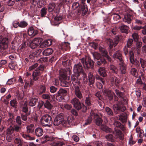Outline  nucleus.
I'll return each mask as SVG.
<instances>
[{"mask_svg": "<svg viewBox=\"0 0 146 146\" xmlns=\"http://www.w3.org/2000/svg\"><path fill=\"white\" fill-rule=\"evenodd\" d=\"M79 75L73 74L71 76V80L74 88L80 86V80L81 79Z\"/></svg>", "mask_w": 146, "mask_h": 146, "instance_id": "4", "label": "nucleus"}, {"mask_svg": "<svg viewBox=\"0 0 146 146\" xmlns=\"http://www.w3.org/2000/svg\"><path fill=\"white\" fill-rule=\"evenodd\" d=\"M55 95H51L48 94H44L42 95V98L44 99L50 100L51 98L52 100H54Z\"/></svg>", "mask_w": 146, "mask_h": 146, "instance_id": "22", "label": "nucleus"}, {"mask_svg": "<svg viewBox=\"0 0 146 146\" xmlns=\"http://www.w3.org/2000/svg\"><path fill=\"white\" fill-rule=\"evenodd\" d=\"M35 133L36 136L38 137H40L43 134V130L40 127H38L35 130Z\"/></svg>", "mask_w": 146, "mask_h": 146, "instance_id": "23", "label": "nucleus"}, {"mask_svg": "<svg viewBox=\"0 0 146 146\" xmlns=\"http://www.w3.org/2000/svg\"><path fill=\"white\" fill-rule=\"evenodd\" d=\"M75 94L76 96L79 99H81L82 98V95L80 90L79 87H76L75 88Z\"/></svg>", "mask_w": 146, "mask_h": 146, "instance_id": "26", "label": "nucleus"}, {"mask_svg": "<svg viewBox=\"0 0 146 146\" xmlns=\"http://www.w3.org/2000/svg\"><path fill=\"white\" fill-rule=\"evenodd\" d=\"M74 73V75H79L83 74V70L81 64L79 63L74 65L73 70Z\"/></svg>", "mask_w": 146, "mask_h": 146, "instance_id": "5", "label": "nucleus"}, {"mask_svg": "<svg viewBox=\"0 0 146 146\" xmlns=\"http://www.w3.org/2000/svg\"><path fill=\"white\" fill-rule=\"evenodd\" d=\"M38 99L35 98L31 99L29 103V105L31 106H35L38 102Z\"/></svg>", "mask_w": 146, "mask_h": 146, "instance_id": "29", "label": "nucleus"}, {"mask_svg": "<svg viewBox=\"0 0 146 146\" xmlns=\"http://www.w3.org/2000/svg\"><path fill=\"white\" fill-rule=\"evenodd\" d=\"M33 4L34 5H36L38 7H41L44 5L45 4L44 0H33Z\"/></svg>", "mask_w": 146, "mask_h": 146, "instance_id": "14", "label": "nucleus"}, {"mask_svg": "<svg viewBox=\"0 0 146 146\" xmlns=\"http://www.w3.org/2000/svg\"><path fill=\"white\" fill-rule=\"evenodd\" d=\"M62 17H61L56 16L54 18L53 21L54 25H58L60 23V21L62 20Z\"/></svg>", "mask_w": 146, "mask_h": 146, "instance_id": "32", "label": "nucleus"}, {"mask_svg": "<svg viewBox=\"0 0 146 146\" xmlns=\"http://www.w3.org/2000/svg\"><path fill=\"white\" fill-rule=\"evenodd\" d=\"M80 60L85 68H93L94 65V62L90 56H85L80 59Z\"/></svg>", "mask_w": 146, "mask_h": 146, "instance_id": "1", "label": "nucleus"}, {"mask_svg": "<svg viewBox=\"0 0 146 146\" xmlns=\"http://www.w3.org/2000/svg\"><path fill=\"white\" fill-rule=\"evenodd\" d=\"M89 45L91 47L96 49L97 47L98 44L94 42H92L89 43Z\"/></svg>", "mask_w": 146, "mask_h": 146, "instance_id": "62", "label": "nucleus"}, {"mask_svg": "<svg viewBox=\"0 0 146 146\" xmlns=\"http://www.w3.org/2000/svg\"><path fill=\"white\" fill-rule=\"evenodd\" d=\"M98 115V116H97L96 117H94L97 118L95 120V123L96 125L100 127L101 128V127L103 126L102 124L103 120L100 117H99L100 116H101L102 115L100 114L99 115Z\"/></svg>", "mask_w": 146, "mask_h": 146, "instance_id": "15", "label": "nucleus"}, {"mask_svg": "<svg viewBox=\"0 0 146 146\" xmlns=\"http://www.w3.org/2000/svg\"><path fill=\"white\" fill-rule=\"evenodd\" d=\"M119 68L121 73L122 74H125L126 73V65L124 64L123 61L120 62L119 64Z\"/></svg>", "mask_w": 146, "mask_h": 146, "instance_id": "11", "label": "nucleus"}, {"mask_svg": "<svg viewBox=\"0 0 146 146\" xmlns=\"http://www.w3.org/2000/svg\"><path fill=\"white\" fill-rule=\"evenodd\" d=\"M40 121L42 125L44 126L50 127L52 123V118L48 114L43 115L41 117Z\"/></svg>", "mask_w": 146, "mask_h": 146, "instance_id": "3", "label": "nucleus"}, {"mask_svg": "<svg viewBox=\"0 0 146 146\" xmlns=\"http://www.w3.org/2000/svg\"><path fill=\"white\" fill-rule=\"evenodd\" d=\"M113 57L114 59H118L120 62L123 61L121 57V54L119 50L113 54Z\"/></svg>", "mask_w": 146, "mask_h": 146, "instance_id": "21", "label": "nucleus"}, {"mask_svg": "<svg viewBox=\"0 0 146 146\" xmlns=\"http://www.w3.org/2000/svg\"><path fill=\"white\" fill-rule=\"evenodd\" d=\"M63 120V114L60 113L58 114L55 118L54 124L55 126H58L62 122Z\"/></svg>", "mask_w": 146, "mask_h": 146, "instance_id": "10", "label": "nucleus"}, {"mask_svg": "<svg viewBox=\"0 0 146 146\" xmlns=\"http://www.w3.org/2000/svg\"><path fill=\"white\" fill-rule=\"evenodd\" d=\"M131 74L133 76L137 77V70L134 68H132L130 71Z\"/></svg>", "mask_w": 146, "mask_h": 146, "instance_id": "44", "label": "nucleus"}, {"mask_svg": "<svg viewBox=\"0 0 146 146\" xmlns=\"http://www.w3.org/2000/svg\"><path fill=\"white\" fill-rule=\"evenodd\" d=\"M16 123L19 125H21V120L20 116H18L16 118Z\"/></svg>", "mask_w": 146, "mask_h": 146, "instance_id": "56", "label": "nucleus"}, {"mask_svg": "<svg viewBox=\"0 0 146 146\" xmlns=\"http://www.w3.org/2000/svg\"><path fill=\"white\" fill-rule=\"evenodd\" d=\"M46 91V88L45 86H40V94H41L42 93H44Z\"/></svg>", "mask_w": 146, "mask_h": 146, "instance_id": "60", "label": "nucleus"}, {"mask_svg": "<svg viewBox=\"0 0 146 146\" xmlns=\"http://www.w3.org/2000/svg\"><path fill=\"white\" fill-rule=\"evenodd\" d=\"M44 138L47 141H55L56 140L58 139L57 137H55L54 136H50L49 135H47L45 136Z\"/></svg>", "mask_w": 146, "mask_h": 146, "instance_id": "30", "label": "nucleus"}, {"mask_svg": "<svg viewBox=\"0 0 146 146\" xmlns=\"http://www.w3.org/2000/svg\"><path fill=\"white\" fill-rule=\"evenodd\" d=\"M119 120L122 123L126 122L127 121V116L125 113H123L119 116Z\"/></svg>", "mask_w": 146, "mask_h": 146, "instance_id": "24", "label": "nucleus"}, {"mask_svg": "<svg viewBox=\"0 0 146 146\" xmlns=\"http://www.w3.org/2000/svg\"><path fill=\"white\" fill-rule=\"evenodd\" d=\"M141 67L143 68H144L146 66V61L142 58H140V59Z\"/></svg>", "mask_w": 146, "mask_h": 146, "instance_id": "52", "label": "nucleus"}, {"mask_svg": "<svg viewBox=\"0 0 146 146\" xmlns=\"http://www.w3.org/2000/svg\"><path fill=\"white\" fill-rule=\"evenodd\" d=\"M72 7L74 10L76 9L79 7L76 12L78 15H80L82 13L83 15H84L88 11L87 9L85 6L83 5L82 6L80 7L79 3L78 2L74 3Z\"/></svg>", "mask_w": 146, "mask_h": 146, "instance_id": "2", "label": "nucleus"}, {"mask_svg": "<svg viewBox=\"0 0 146 146\" xmlns=\"http://www.w3.org/2000/svg\"><path fill=\"white\" fill-rule=\"evenodd\" d=\"M30 113H25V114H23V113L21 114V117L22 119L24 121H26L27 119V116L29 115Z\"/></svg>", "mask_w": 146, "mask_h": 146, "instance_id": "54", "label": "nucleus"}, {"mask_svg": "<svg viewBox=\"0 0 146 146\" xmlns=\"http://www.w3.org/2000/svg\"><path fill=\"white\" fill-rule=\"evenodd\" d=\"M105 110L107 114L109 115H113V113L112 110L109 107H106L105 108Z\"/></svg>", "mask_w": 146, "mask_h": 146, "instance_id": "48", "label": "nucleus"}, {"mask_svg": "<svg viewBox=\"0 0 146 146\" xmlns=\"http://www.w3.org/2000/svg\"><path fill=\"white\" fill-rule=\"evenodd\" d=\"M67 91L62 88L60 89L57 92V95L56 96V98L57 100H60L62 99V96L67 95Z\"/></svg>", "mask_w": 146, "mask_h": 146, "instance_id": "9", "label": "nucleus"}, {"mask_svg": "<svg viewBox=\"0 0 146 146\" xmlns=\"http://www.w3.org/2000/svg\"><path fill=\"white\" fill-rule=\"evenodd\" d=\"M119 104H116L113 105V109L117 113L119 112L120 109H119Z\"/></svg>", "mask_w": 146, "mask_h": 146, "instance_id": "41", "label": "nucleus"}, {"mask_svg": "<svg viewBox=\"0 0 146 146\" xmlns=\"http://www.w3.org/2000/svg\"><path fill=\"white\" fill-rule=\"evenodd\" d=\"M22 111L25 113H28V108L27 106V102L25 101L23 104L22 107Z\"/></svg>", "mask_w": 146, "mask_h": 146, "instance_id": "35", "label": "nucleus"}, {"mask_svg": "<svg viewBox=\"0 0 146 146\" xmlns=\"http://www.w3.org/2000/svg\"><path fill=\"white\" fill-rule=\"evenodd\" d=\"M119 29L122 33H128L129 27L125 25H122L119 27Z\"/></svg>", "mask_w": 146, "mask_h": 146, "instance_id": "28", "label": "nucleus"}, {"mask_svg": "<svg viewBox=\"0 0 146 146\" xmlns=\"http://www.w3.org/2000/svg\"><path fill=\"white\" fill-rule=\"evenodd\" d=\"M109 68L112 73L117 74L118 72V69L115 66L113 65H110Z\"/></svg>", "mask_w": 146, "mask_h": 146, "instance_id": "36", "label": "nucleus"}, {"mask_svg": "<svg viewBox=\"0 0 146 146\" xmlns=\"http://www.w3.org/2000/svg\"><path fill=\"white\" fill-rule=\"evenodd\" d=\"M27 23L26 22L23 21L19 23V27L21 28H23L27 26Z\"/></svg>", "mask_w": 146, "mask_h": 146, "instance_id": "58", "label": "nucleus"}, {"mask_svg": "<svg viewBox=\"0 0 146 146\" xmlns=\"http://www.w3.org/2000/svg\"><path fill=\"white\" fill-rule=\"evenodd\" d=\"M107 41L108 44L109 45L110 48H111L113 47V45L114 44L113 41L111 39H107Z\"/></svg>", "mask_w": 146, "mask_h": 146, "instance_id": "50", "label": "nucleus"}, {"mask_svg": "<svg viewBox=\"0 0 146 146\" xmlns=\"http://www.w3.org/2000/svg\"><path fill=\"white\" fill-rule=\"evenodd\" d=\"M133 42V40L132 39H129L127 43V47H130L131 45H132Z\"/></svg>", "mask_w": 146, "mask_h": 146, "instance_id": "55", "label": "nucleus"}, {"mask_svg": "<svg viewBox=\"0 0 146 146\" xmlns=\"http://www.w3.org/2000/svg\"><path fill=\"white\" fill-rule=\"evenodd\" d=\"M42 74V72L40 71H38L35 70L33 72L32 76L33 79L34 81L38 80L40 78V76Z\"/></svg>", "mask_w": 146, "mask_h": 146, "instance_id": "12", "label": "nucleus"}, {"mask_svg": "<svg viewBox=\"0 0 146 146\" xmlns=\"http://www.w3.org/2000/svg\"><path fill=\"white\" fill-rule=\"evenodd\" d=\"M55 4L54 3H50L48 5V11L49 12H52L53 11L55 7Z\"/></svg>", "mask_w": 146, "mask_h": 146, "instance_id": "39", "label": "nucleus"}, {"mask_svg": "<svg viewBox=\"0 0 146 146\" xmlns=\"http://www.w3.org/2000/svg\"><path fill=\"white\" fill-rule=\"evenodd\" d=\"M131 16L130 14H127L124 16L123 21L125 22H126L128 24L131 23Z\"/></svg>", "mask_w": 146, "mask_h": 146, "instance_id": "27", "label": "nucleus"}, {"mask_svg": "<svg viewBox=\"0 0 146 146\" xmlns=\"http://www.w3.org/2000/svg\"><path fill=\"white\" fill-rule=\"evenodd\" d=\"M13 129L16 132H20L21 129V127L20 125H15L14 128L13 127Z\"/></svg>", "mask_w": 146, "mask_h": 146, "instance_id": "53", "label": "nucleus"}, {"mask_svg": "<svg viewBox=\"0 0 146 146\" xmlns=\"http://www.w3.org/2000/svg\"><path fill=\"white\" fill-rule=\"evenodd\" d=\"M52 145L54 146H62L64 145V143L63 142H54L52 143Z\"/></svg>", "mask_w": 146, "mask_h": 146, "instance_id": "46", "label": "nucleus"}, {"mask_svg": "<svg viewBox=\"0 0 146 146\" xmlns=\"http://www.w3.org/2000/svg\"><path fill=\"white\" fill-rule=\"evenodd\" d=\"M106 138L107 139L111 142H113L115 141L113 135L110 134H108L106 136Z\"/></svg>", "mask_w": 146, "mask_h": 146, "instance_id": "42", "label": "nucleus"}, {"mask_svg": "<svg viewBox=\"0 0 146 146\" xmlns=\"http://www.w3.org/2000/svg\"><path fill=\"white\" fill-rule=\"evenodd\" d=\"M94 59L99 60L101 57V55L97 52H94L92 53Z\"/></svg>", "mask_w": 146, "mask_h": 146, "instance_id": "47", "label": "nucleus"}, {"mask_svg": "<svg viewBox=\"0 0 146 146\" xmlns=\"http://www.w3.org/2000/svg\"><path fill=\"white\" fill-rule=\"evenodd\" d=\"M132 37L134 40L135 41H137L139 39V37L137 33H134L132 35Z\"/></svg>", "mask_w": 146, "mask_h": 146, "instance_id": "51", "label": "nucleus"}, {"mask_svg": "<svg viewBox=\"0 0 146 146\" xmlns=\"http://www.w3.org/2000/svg\"><path fill=\"white\" fill-rule=\"evenodd\" d=\"M53 51L51 48H47L45 50L42 52L43 55L47 56L50 55L53 52Z\"/></svg>", "mask_w": 146, "mask_h": 146, "instance_id": "25", "label": "nucleus"}, {"mask_svg": "<svg viewBox=\"0 0 146 146\" xmlns=\"http://www.w3.org/2000/svg\"><path fill=\"white\" fill-rule=\"evenodd\" d=\"M71 103L73 105L74 107L78 110H79L81 108V103L78 99L76 98H73L71 101Z\"/></svg>", "mask_w": 146, "mask_h": 146, "instance_id": "8", "label": "nucleus"}, {"mask_svg": "<svg viewBox=\"0 0 146 146\" xmlns=\"http://www.w3.org/2000/svg\"><path fill=\"white\" fill-rule=\"evenodd\" d=\"M98 115L97 114H95L93 111H91L90 113V116H89L88 118L86 120V122L84 124L85 125H87L90 124L92 122V121L91 116H94V117H96L98 116Z\"/></svg>", "mask_w": 146, "mask_h": 146, "instance_id": "13", "label": "nucleus"}, {"mask_svg": "<svg viewBox=\"0 0 146 146\" xmlns=\"http://www.w3.org/2000/svg\"><path fill=\"white\" fill-rule=\"evenodd\" d=\"M99 50L103 56L105 57L109 61H111V58L108 56L107 50L105 49L102 48H99Z\"/></svg>", "mask_w": 146, "mask_h": 146, "instance_id": "16", "label": "nucleus"}, {"mask_svg": "<svg viewBox=\"0 0 146 146\" xmlns=\"http://www.w3.org/2000/svg\"><path fill=\"white\" fill-rule=\"evenodd\" d=\"M110 80L113 84H118L120 82V80L115 76H111L110 78Z\"/></svg>", "mask_w": 146, "mask_h": 146, "instance_id": "31", "label": "nucleus"}, {"mask_svg": "<svg viewBox=\"0 0 146 146\" xmlns=\"http://www.w3.org/2000/svg\"><path fill=\"white\" fill-rule=\"evenodd\" d=\"M86 104L88 106H90L91 104V102L90 97H87L86 99Z\"/></svg>", "mask_w": 146, "mask_h": 146, "instance_id": "59", "label": "nucleus"}, {"mask_svg": "<svg viewBox=\"0 0 146 146\" xmlns=\"http://www.w3.org/2000/svg\"><path fill=\"white\" fill-rule=\"evenodd\" d=\"M8 42V39L7 38H2V36H0V46L3 49H5L7 48Z\"/></svg>", "mask_w": 146, "mask_h": 146, "instance_id": "7", "label": "nucleus"}, {"mask_svg": "<svg viewBox=\"0 0 146 146\" xmlns=\"http://www.w3.org/2000/svg\"><path fill=\"white\" fill-rule=\"evenodd\" d=\"M42 42V39L40 38H34L30 44V46L32 49L36 48Z\"/></svg>", "mask_w": 146, "mask_h": 146, "instance_id": "6", "label": "nucleus"}, {"mask_svg": "<svg viewBox=\"0 0 146 146\" xmlns=\"http://www.w3.org/2000/svg\"><path fill=\"white\" fill-rule=\"evenodd\" d=\"M38 32L37 30L35 31L34 29L32 27L29 28L28 31L29 35L32 37L36 35L38 33Z\"/></svg>", "mask_w": 146, "mask_h": 146, "instance_id": "17", "label": "nucleus"}, {"mask_svg": "<svg viewBox=\"0 0 146 146\" xmlns=\"http://www.w3.org/2000/svg\"><path fill=\"white\" fill-rule=\"evenodd\" d=\"M89 82L90 84H93L94 82L95 78L92 74L90 72L89 73L88 76Z\"/></svg>", "mask_w": 146, "mask_h": 146, "instance_id": "33", "label": "nucleus"}, {"mask_svg": "<svg viewBox=\"0 0 146 146\" xmlns=\"http://www.w3.org/2000/svg\"><path fill=\"white\" fill-rule=\"evenodd\" d=\"M52 44V41L50 39H48L44 41L40 45V47L41 48L46 47L48 46L51 45Z\"/></svg>", "mask_w": 146, "mask_h": 146, "instance_id": "18", "label": "nucleus"}, {"mask_svg": "<svg viewBox=\"0 0 146 146\" xmlns=\"http://www.w3.org/2000/svg\"><path fill=\"white\" fill-rule=\"evenodd\" d=\"M104 92L105 95L108 96L110 100H111L113 99V96L114 94V93L108 90H105Z\"/></svg>", "mask_w": 146, "mask_h": 146, "instance_id": "19", "label": "nucleus"}, {"mask_svg": "<svg viewBox=\"0 0 146 146\" xmlns=\"http://www.w3.org/2000/svg\"><path fill=\"white\" fill-rule=\"evenodd\" d=\"M98 72L100 75L103 77L106 76V73L104 68H100L98 70Z\"/></svg>", "mask_w": 146, "mask_h": 146, "instance_id": "34", "label": "nucleus"}, {"mask_svg": "<svg viewBox=\"0 0 146 146\" xmlns=\"http://www.w3.org/2000/svg\"><path fill=\"white\" fill-rule=\"evenodd\" d=\"M13 25L15 28H17L19 27V23L16 21H14L13 22Z\"/></svg>", "mask_w": 146, "mask_h": 146, "instance_id": "64", "label": "nucleus"}, {"mask_svg": "<svg viewBox=\"0 0 146 146\" xmlns=\"http://www.w3.org/2000/svg\"><path fill=\"white\" fill-rule=\"evenodd\" d=\"M14 131L13 127L12 126H10L7 129V134L8 135H11L13 133Z\"/></svg>", "mask_w": 146, "mask_h": 146, "instance_id": "43", "label": "nucleus"}, {"mask_svg": "<svg viewBox=\"0 0 146 146\" xmlns=\"http://www.w3.org/2000/svg\"><path fill=\"white\" fill-rule=\"evenodd\" d=\"M116 137H118L120 139L122 140L123 139V135L119 129H115V133Z\"/></svg>", "mask_w": 146, "mask_h": 146, "instance_id": "20", "label": "nucleus"}, {"mask_svg": "<svg viewBox=\"0 0 146 146\" xmlns=\"http://www.w3.org/2000/svg\"><path fill=\"white\" fill-rule=\"evenodd\" d=\"M101 128L106 133H111L112 131V130L111 129L106 126H103Z\"/></svg>", "mask_w": 146, "mask_h": 146, "instance_id": "45", "label": "nucleus"}, {"mask_svg": "<svg viewBox=\"0 0 146 146\" xmlns=\"http://www.w3.org/2000/svg\"><path fill=\"white\" fill-rule=\"evenodd\" d=\"M129 60L131 63L133 64L135 63V60L134 58V54L132 51H130L129 52Z\"/></svg>", "mask_w": 146, "mask_h": 146, "instance_id": "37", "label": "nucleus"}, {"mask_svg": "<svg viewBox=\"0 0 146 146\" xmlns=\"http://www.w3.org/2000/svg\"><path fill=\"white\" fill-rule=\"evenodd\" d=\"M96 63L98 65L100 66L105 64L106 63V62L104 59L102 58L100 60L98 61Z\"/></svg>", "mask_w": 146, "mask_h": 146, "instance_id": "49", "label": "nucleus"}, {"mask_svg": "<svg viewBox=\"0 0 146 146\" xmlns=\"http://www.w3.org/2000/svg\"><path fill=\"white\" fill-rule=\"evenodd\" d=\"M17 103V102L15 100H12L10 102L11 106L13 107H16Z\"/></svg>", "mask_w": 146, "mask_h": 146, "instance_id": "63", "label": "nucleus"}, {"mask_svg": "<svg viewBox=\"0 0 146 146\" xmlns=\"http://www.w3.org/2000/svg\"><path fill=\"white\" fill-rule=\"evenodd\" d=\"M46 9L44 7L41 10V16L42 17H43L46 14Z\"/></svg>", "mask_w": 146, "mask_h": 146, "instance_id": "61", "label": "nucleus"}, {"mask_svg": "<svg viewBox=\"0 0 146 146\" xmlns=\"http://www.w3.org/2000/svg\"><path fill=\"white\" fill-rule=\"evenodd\" d=\"M34 125L33 124H30L27 127V131L28 133H32L34 131Z\"/></svg>", "mask_w": 146, "mask_h": 146, "instance_id": "40", "label": "nucleus"}, {"mask_svg": "<svg viewBox=\"0 0 146 146\" xmlns=\"http://www.w3.org/2000/svg\"><path fill=\"white\" fill-rule=\"evenodd\" d=\"M44 106L45 108L49 110L51 109L53 107L52 104L48 100L46 101L44 103Z\"/></svg>", "mask_w": 146, "mask_h": 146, "instance_id": "38", "label": "nucleus"}, {"mask_svg": "<svg viewBox=\"0 0 146 146\" xmlns=\"http://www.w3.org/2000/svg\"><path fill=\"white\" fill-rule=\"evenodd\" d=\"M64 108L66 110H70L72 107V106L71 105H69L67 104H65L63 106Z\"/></svg>", "mask_w": 146, "mask_h": 146, "instance_id": "57", "label": "nucleus"}]
</instances>
